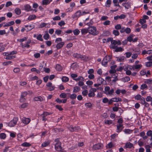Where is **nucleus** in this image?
Wrapping results in <instances>:
<instances>
[{
    "label": "nucleus",
    "mask_w": 152,
    "mask_h": 152,
    "mask_svg": "<svg viewBox=\"0 0 152 152\" xmlns=\"http://www.w3.org/2000/svg\"><path fill=\"white\" fill-rule=\"evenodd\" d=\"M62 39L61 38H58L56 39L55 42L57 44L56 45V47L57 49H59L61 48L64 45V42H62Z\"/></svg>",
    "instance_id": "f257e3e1"
},
{
    "label": "nucleus",
    "mask_w": 152,
    "mask_h": 152,
    "mask_svg": "<svg viewBox=\"0 0 152 152\" xmlns=\"http://www.w3.org/2000/svg\"><path fill=\"white\" fill-rule=\"evenodd\" d=\"M88 33L93 35L95 36L97 35L99 33L96 28L94 26H91L88 27Z\"/></svg>",
    "instance_id": "f03ea898"
},
{
    "label": "nucleus",
    "mask_w": 152,
    "mask_h": 152,
    "mask_svg": "<svg viewBox=\"0 0 152 152\" xmlns=\"http://www.w3.org/2000/svg\"><path fill=\"white\" fill-rule=\"evenodd\" d=\"M132 67L131 65H127L123 66V69L125 72L126 75H130L132 74L131 70H132Z\"/></svg>",
    "instance_id": "7ed1b4c3"
},
{
    "label": "nucleus",
    "mask_w": 152,
    "mask_h": 152,
    "mask_svg": "<svg viewBox=\"0 0 152 152\" xmlns=\"http://www.w3.org/2000/svg\"><path fill=\"white\" fill-rule=\"evenodd\" d=\"M104 90V93L107 95H112L114 92V90L113 89L110 90V88L108 86L105 87Z\"/></svg>",
    "instance_id": "20e7f679"
},
{
    "label": "nucleus",
    "mask_w": 152,
    "mask_h": 152,
    "mask_svg": "<svg viewBox=\"0 0 152 152\" xmlns=\"http://www.w3.org/2000/svg\"><path fill=\"white\" fill-rule=\"evenodd\" d=\"M18 120V118L15 117L9 123H6V124L8 125L9 126L12 127L16 125Z\"/></svg>",
    "instance_id": "39448f33"
},
{
    "label": "nucleus",
    "mask_w": 152,
    "mask_h": 152,
    "mask_svg": "<svg viewBox=\"0 0 152 152\" xmlns=\"http://www.w3.org/2000/svg\"><path fill=\"white\" fill-rule=\"evenodd\" d=\"M55 141L56 142L55 146L56 150L58 151H61L62 149L61 146V142H59L58 140L57 139L55 140Z\"/></svg>",
    "instance_id": "423d86ee"
},
{
    "label": "nucleus",
    "mask_w": 152,
    "mask_h": 152,
    "mask_svg": "<svg viewBox=\"0 0 152 152\" xmlns=\"http://www.w3.org/2000/svg\"><path fill=\"white\" fill-rule=\"evenodd\" d=\"M111 59V57L110 56H106L103 59L102 64L103 65L105 66L107 63L110 61Z\"/></svg>",
    "instance_id": "0eeeda50"
},
{
    "label": "nucleus",
    "mask_w": 152,
    "mask_h": 152,
    "mask_svg": "<svg viewBox=\"0 0 152 152\" xmlns=\"http://www.w3.org/2000/svg\"><path fill=\"white\" fill-rule=\"evenodd\" d=\"M111 48H113L115 49L116 48L115 45H120L121 44V42L119 40L116 41L115 40H113L111 42Z\"/></svg>",
    "instance_id": "6e6552de"
},
{
    "label": "nucleus",
    "mask_w": 152,
    "mask_h": 152,
    "mask_svg": "<svg viewBox=\"0 0 152 152\" xmlns=\"http://www.w3.org/2000/svg\"><path fill=\"white\" fill-rule=\"evenodd\" d=\"M103 144L98 143L94 145L93 147V149L94 150H97L103 148Z\"/></svg>",
    "instance_id": "1a4fd4ad"
},
{
    "label": "nucleus",
    "mask_w": 152,
    "mask_h": 152,
    "mask_svg": "<svg viewBox=\"0 0 152 152\" xmlns=\"http://www.w3.org/2000/svg\"><path fill=\"white\" fill-rule=\"evenodd\" d=\"M74 56L77 58H80L82 60H84L85 61H87L88 60V57L85 56H82L80 54H75L74 55Z\"/></svg>",
    "instance_id": "9d476101"
},
{
    "label": "nucleus",
    "mask_w": 152,
    "mask_h": 152,
    "mask_svg": "<svg viewBox=\"0 0 152 152\" xmlns=\"http://www.w3.org/2000/svg\"><path fill=\"white\" fill-rule=\"evenodd\" d=\"M22 123L24 124L27 125L31 121L30 118L26 117H23L21 118Z\"/></svg>",
    "instance_id": "9b49d317"
},
{
    "label": "nucleus",
    "mask_w": 152,
    "mask_h": 152,
    "mask_svg": "<svg viewBox=\"0 0 152 152\" xmlns=\"http://www.w3.org/2000/svg\"><path fill=\"white\" fill-rule=\"evenodd\" d=\"M47 86L48 87V90L51 91L54 90L55 88V86L50 82L46 84Z\"/></svg>",
    "instance_id": "f8f14e48"
},
{
    "label": "nucleus",
    "mask_w": 152,
    "mask_h": 152,
    "mask_svg": "<svg viewBox=\"0 0 152 152\" xmlns=\"http://www.w3.org/2000/svg\"><path fill=\"white\" fill-rule=\"evenodd\" d=\"M82 15V12L81 11L79 10L75 12V13L72 15V17L73 18H78Z\"/></svg>",
    "instance_id": "ddd939ff"
},
{
    "label": "nucleus",
    "mask_w": 152,
    "mask_h": 152,
    "mask_svg": "<svg viewBox=\"0 0 152 152\" xmlns=\"http://www.w3.org/2000/svg\"><path fill=\"white\" fill-rule=\"evenodd\" d=\"M126 92V91L125 89L121 90L118 88L115 91V93L117 95L121 93L123 94H125Z\"/></svg>",
    "instance_id": "4468645a"
},
{
    "label": "nucleus",
    "mask_w": 152,
    "mask_h": 152,
    "mask_svg": "<svg viewBox=\"0 0 152 152\" xmlns=\"http://www.w3.org/2000/svg\"><path fill=\"white\" fill-rule=\"evenodd\" d=\"M132 70L134 71L135 70H138V71L142 67V65L141 64H137L132 66Z\"/></svg>",
    "instance_id": "2eb2a0df"
},
{
    "label": "nucleus",
    "mask_w": 152,
    "mask_h": 152,
    "mask_svg": "<svg viewBox=\"0 0 152 152\" xmlns=\"http://www.w3.org/2000/svg\"><path fill=\"white\" fill-rule=\"evenodd\" d=\"M123 6L126 9H129L130 7L131 3L129 2L127 3H123L122 4Z\"/></svg>",
    "instance_id": "dca6fc26"
},
{
    "label": "nucleus",
    "mask_w": 152,
    "mask_h": 152,
    "mask_svg": "<svg viewBox=\"0 0 152 152\" xmlns=\"http://www.w3.org/2000/svg\"><path fill=\"white\" fill-rule=\"evenodd\" d=\"M25 27L26 28V30L27 31H29L31 30L33 28H34V26L33 24H31L28 26H25Z\"/></svg>",
    "instance_id": "f3484780"
},
{
    "label": "nucleus",
    "mask_w": 152,
    "mask_h": 152,
    "mask_svg": "<svg viewBox=\"0 0 152 152\" xmlns=\"http://www.w3.org/2000/svg\"><path fill=\"white\" fill-rule=\"evenodd\" d=\"M50 24L48 23H42L41 24L40 26V27L42 28L44 27H45L47 28H49L50 27Z\"/></svg>",
    "instance_id": "a211bd4d"
},
{
    "label": "nucleus",
    "mask_w": 152,
    "mask_h": 152,
    "mask_svg": "<svg viewBox=\"0 0 152 152\" xmlns=\"http://www.w3.org/2000/svg\"><path fill=\"white\" fill-rule=\"evenodd\" d=\"M123 128V125L120 124L117 126L116 132H120L122 131Z\"/></svg>",
    "instance_id": "6ab92c4d"
},
{
    "label": "nucleus",
    "mask_w": 152,
    "mask_h": 152,
    "mask_svg": "<svg viewBox=\"0 0 152 152\" xmlns=\"http://www.w3.org/2000/svg\"><path fill=\"white\" fill-rule=\"evenodd\" d=\"M152 53V50H149L146 51L145 50H144L142 51V54L145 55L146 54H150Z\"/></svg>",
    "instance_id": "aec40b11"
},
{
    "label": "nucleus",
    "mask_w": 152,
    "mask_h": 152,
    "mask_svg": "<svg viewBox=\"0 0 152 152\" xmlns=\"http://www.w3.org/2000/svg\"><path fill=\"white\" fill-rule=\"evenodd\" d=\"M31 39H28V41L26 42L25 44L24 45H22H22L23 47H25L27 48H29L30 47V45L29 44L31 42Z\"/></svg>",
    "instance_id": "412c9836"
},
{
    "label": "nucleus",
    "mask_w": 152,
    "mask_h": 152,
    "mask_svg": "<svg viewBox=\"0 0 152 152\" xmlns=\"http://www.w3.org/2000/svg\"><path fill=\"white\" fill-rule=\"evenodd\" d=\"M24 10L27 11H29L31 10L32 9L31 6L27 4L24 6Z\"/></svg>",
    "instance_id": "4be33fe9"
},
{
    "label": "nucleus",
    "mask_w": 152,
    "mask_h": 152,
    "mask_svg": "<svg viewBox=\"0 0 152 152\" xmlns=\"http://www.w3.org/2000/svg\"><path fill=\"white\" fill-rule=\"evenodd\" d=\"M8 56L6 57L5 59L10 60L15 58V56L12 55L11 54H10V52H8Z\"/></svg>",
    "instance_id": "5701e85b"
},
{
    "label": "nucleus",
    "mask_w": 152,
    "mask_h": 152,
    "mask_svg": "<svg viewBox=\"0 0 152 152\" xmlns=\"http://www.w3.org/2000/svg\"><path fill=\"white\" fill-rule=\"evenodd\" d=\"M69 129L72 132H73L75 130H78L79 129H80L78 127H73L72 126H70Z\"/></svg>",
    "instance_id": "b1692460"
},
{
    "label": "nucleus",
    "mask_w": 152,
    "mask_h": 152,
    "mask_svg": "<svg viewBox=\"0 0 152 152\" xmlns=\"http://www.w3.org/2000/svg\"><path fill=\"white\" fill-rule=\"evenodd\" d=\"M15 23L14 21H11L10 22H7L4 25V27H8L11 26L13 25Z\"/></svg>",
    "instance_id": "393cba45"
},
{
    "label": "nucleus",
    "mask_w": 152,
    "mask_h": 152,
    "mask_svg": "<svg viewBox=\"0 0 152 152\" xmlns=\"http://www.w3.org/2000/svg\"><path fill=\"white\" fill-rule=\"evenodd\" d=\"M36 18V16L34 15H31L28 16V19L30 21L35 19Z\"/></svg>",
    "instance_id": "a878e982"
},
{
    "label": "nucleus",
    "mask_w": 152,
    "mask_h": 152,
    "mask_svg": "<svg viewBox=\"0 0 152 152\" xmlns=\"http://www.w3.org/2000/svg\"><path fill=\"white\" fill-rule=\"evenodd\" d=\"M84 78L83 77L81 76H79L77 78V77L76 79H75V80L76 81H84Z\"/></svg>",
    "instance_id": "bb28decb"
},
{
    "label": "nucleus",
    "mask_w": 152,
    "mask_h": 152,
    "mask_svg": "<svg viewBox=\"0 0 152 152\" xmlns=\"http://www.w3.org/2000/svg\"><path fill=\"white\" fill-rule=\"evenodd\" d=\"M81 31L82 34H85L88 33V28L82 29H81Z\"/></svg>",
    "instance_id": "cd10ccee"
},
{
    "label": "nucleus",
    "mask_w": 152,
    "mask_h": 152,
    "mask_svg": "<svg viewBox=\"0 0 152 152\" xmlns=\"http://www.w3.org/2000/svg\"><path fill=\"white\" fill-rule=\"evenodd\" d=\"M50 143V141L49 140L43 142L42 144V146L43 147H46Z\"/></svg>",
    "instance_id": "c85d7f7f"
},
{
    "label": "nucleus",
    "mask_w": 152,
    "mask_h": 152,
    "mask_svg": "<svg viewBox=\"0 0 152 152\" xmlns=\"http://www.w3.org/2000/svg\"><path fill=\"white\" fill-rule=\"evenodd\" d=\"M50 37L49 34L48 33V31H45V34L43 36V38L45 40H48Z\"/></svg>",
    "instance_id": "c756f323"
},
{
    "label": "nucleus",
    "mask_w": 152,
    "mask_h": 152,
    "mask_svg": "<svg viewBox=\"0 0 152 152\" xmlns=\"http://www.w3.org/2000/svg\"><path fill=\"white\" fill-rule=\"evenodd\" d=\"M114 146V145L113 143L110 142L108 143L106 146V148L107 149H109L112 148Z\"/></svg>",
    "instance_id": "7c9ffc66"
},
{
    "label": "nucleus",
    "mask_w": 152,
    "mask_h": 152,
    "mask_svg": "<svg viewBox=\"0 0 152 152\" xmlns=\"http://www.w3.org/2000/svg\"><path fill=\"white\" fill-rule=\"evenodd\" d=\"M52 0H43L42 1V4L43 5H46L49 4Z\"/></svg>",
    "instance_id": "2f4dec72"
},
{
    "label": "nucleus",
    "mask_w": 152,
    "mask_h": 152,
    "mask_svg": "<svg viewBox=\"0 0 152 152\" xmlns=\"http://www.w3.org/2000/svg\"><path fill=\"white\" fill-rule=\"evenodd\" d=\"M80 87L78 86H76L74 87L73 92L74 93H77L80 91Z\"/></svg>",
    "instance_id": "473e14b6"
},
{
    "label": "nucleus",
    "mask_w": 152,
    "mask_h": 152,
    "mask_svg": "<svg viewBox=\"0 0 152 152\" xmlns=\"http://www.w3.org/2000/svg\"><path fill=\"white\" fill-rule=\"evenodd\" d=\"M113 102H118L122 101V99L119 97H115L112 98Z\"/></svg>",
    "instance_id": "72a5a7b5"
},
{
    "label": "nucleus",
    "mask_w": 152,
    "mask_h": 152,
    "mask_svg": "<svg viewBox=\"0 0 152 152\" xmlns=\"http://www.w3.org/2000/svg\"><path fill=\"white\" fill-rule=\"evenodd\" d=\"M117 58V61L118 62H122L123 61L125 58V57L124 56H122L119 57H116Z\"/></svg>",
    "instance_id": "f704fd0d"
},
{
    "label": "nucleus",
    "mask_w": 152,
    "mask_h": 152,
    "mask_svg": "<svg viewBox=\"0 0 152 152\" xmlns=\"http://www.w3.org/2000/svg\"><path fill=\"white\" fill-rule=\"evenodd\" d=\"M133 145L130 142L126 143L125 147L126 148H131L133 147Z\"/></svg>",
    "instance_id": "c9c22d12"
},
{
    "label": "nucleus",
    "mask_w": 152,
    "mask_h": 152,
    "mask_svg": "<svg viewBox=\"0 0 152 152\" xmlns=\"http://www.w3.org/2000/svg\"><path fill=\"white\" fill-rule=\"evenodd\" d=\"M111 2L112 1L111 0H107L105 3V6L107 7H110Z\"/></svg>",
    "instance_id": "e433bc0d"
},
{
    "label": "nucleus",
    "mask_w": 152,
    "mask_h": 152,
    "mask_svg": "<svg viewBox=\"0 0 152 152\" xmlns=\"http://www.w3.org/2000/svg\"><path fill=\"white\" fill-rule=\"evenodd\" d=\"M130 78L129 77L126 76L122 79V81L124 82H127L130 80Z\"/></svg>",
    "instance_id": "4c0bfd02"
},
{
    "label": "nucleus",
    "mask_w": 152,
    "mask_h": 152,
    "mask_svg": "<svg viewBox=\"0 0 152 152\" xmlns=\"http://www.w3.org/2000/svg\"><path fill=\"white\" fill-rule=\"evenodd\" d=\"M104 80L101 77H99L97 80V82L98 83H99L100 84L103 83L104 81Z\"/></svg>",
    "instance_id": "58836bf2"
},
{
    "label": "nucleus",
    "mask_w": 152,
    "mask_h": 152,
    "mask_svg": "<svg viewBox=\"0 0 152 152\" xmlns=\"http://www.w3.org/2000/svg\"><path fill=\"white\" fill-rule=\"evenodd\" d=\"M124 131L125 134H130L132 132V130L129 129H124Z\"/></svg>",
    "instance_id": "ea45409f"
},
{
    "label": "nucleus",
    "mask_w": 152,
    "mask_h": 152,
    "mask_svg": "<svg viewBox=\"0 0 152 152\" xmlns=\"http://www.w3.org/2000/svg\"><path fill=\"white\" fill-rule=\"evenodd\" d=\"M144 83L148 85L152 84V79H147L144 81Z\"/></svg>",
    "instance_id": "a19ab883"
},
{
    "label": "nucleus",
    "mask_w": 152,
    "mask_h": 152,
    "mask_svg": "<svg viewBox=\"0 0 152 152\" xmlns=\"http://www.w3.org/2000/svg\"><path fill=\"white\" fill-rule=\"evenodd\" d=\"M134 36V35L131 34L127 38V40L129 42L132 41L133 40V38Z\"/></svg>",
    "instance_id": "79ce46f5"
},
{
    "label": "nucleus",
    "mask_w": 152,
    "mask_h": 152,
    "mask_svg": "<svg viewBox=\"0 0 152 152\" xmlns=\"http://www.w3.org/2000/svg\"><path fill=\"white\" fill-rule=\"evenodd\" d=\"M15 13L17 15H19L20 14L21 11L20 10L19 8H16L15 9Z\"/></svg>",
    "instance_id": "37998d69"
},
{
    "label": "nucleus",
    "mask_w": 152,
    "mask_h": 152,
    "mask_svg": "<svg viewBox=\"0 0 152 152\" xmlns=\"http://www.w3.org/2000/svg\"><path fill=\"white\" fill-rule=\"evenodd\" d=\"M56 70L60 71L62 69V67L60 65L57 64L56 67Z\"/></svg>",
    "instance_id": "c03bdc74"
},
{
    "label": "nucleus",
    "mask_w": 152,
    "mask_h": 152,
    "mask_svg": "<svg viewBox=\"0 0 152 152\" xmlns=\"http://www.w3.org/2000/svg\"><path fill=\"white\" fill-rule=\"evenodd\" d=\"M5 48V46L2 43H0V52L3 51Z\"/></svg>",
    "instance_id": "a18cd8bd"
},
{
    "label": "nucleus",
    "mask_w": 152,
    "mask_h": 152,
    "mask_svg": "<svg viewBox=\"0 0 152 152\" xmlns=\"http://www.w3.org/2000/svg\"><path fill=\"white\" fill-rule=\"evenodd\" d=\"M21 145L23 147H29L31 145V144L29 143L25 142L23 143Z\"/></svg>",
    "instance_id": "49530a36"
},
{
    "label": "nucleus",
    "mask_w": 152,
    "mask_h": 152,
    "mask_svg": "<svg viewBox=\"0 0 152 152\" xmlns=\"http://www.w3.org/2000/svg\"><path fill=\"white\" fill-rule=\"evenodd\" d=\"M28 37H24L22 39H17V41L20 42H22L26 40Z\"/></svg>",
    "instance_id": "de8ad7c7"
},
{
    "label": "nucleus",
    "mask_w": 152,
    "mask_h": 152,
    "mask_svg": "<svg viewBox=\"0 0 152 152\" xmlns=\"http://www.w3.org/2000/svg\"><path fill=\"white\" fill-rule=\"evenodd\" d=\"M61 80L63 82H66L69 81V79L67 77L64 76L62 78Z\"/></svg>",
    "instance_id": "09e8293b"
},
{
    "label": "nucleus",
    "mask_w": 152,
    "mask_h": 152,
    "mask_svg": "<svg viewBox=\"0 0 152 152\" xmlns=\"http://www.w3.org/2000/svg\"><path fill=\"white\" fill-rule=\"evenodd\" d=\"M29 79L31 80H37L38 79V77L36 76L32 77L31 76H29Z\"/></svg>",
    "instance_id": "8fccbe9b"
},
{
    "label": "nucleus",
    "mask_w": 152,
    "mask_h": 152,
    "mask_svg": "<svg viewBox=\"0 0 152 152\" xmlns=\"http://www.w3.org/2000/svg\"><path fill=\"white\" fill-rule=\"evenodd\" d=\"M108 18L106 15L102 16L100 18V20L101 21L106 20L108 19Z\"/></svg>",
    "instance_id": "3c124183"
},
{
    "label": "nucleus",
    "mask_w": 152,
    "mask_h": 152,
    "mask_svg": "<svg viewBox=\"0 0 152 152\" xmlns=\"http://www.w3.org/2000/svg\"><path fill=\"white\" fill-rule=\"evenodd\" d=\"M34 100L35 101H41L43 100V99L41 96L35 97L34 98Z\"/></svg>",
    "instance_id": "603ef678"
},
{
    "label": "nucleus",
    "mask_w": 152,
    "mask_h": 152,
    "mask_svg": "<svg viewBox=\"0 0 152 152\" xmlns=\"http://www.w3.org/2000/svg\"><path fill=\"white\" fill-rule=\"evenodd\" d=\"M145 64L146 67H151L152 66V62L150 61L146 62Z\"/></svg>",
    "instance_id": "864d4df0"
},
{
    "label": "nucleus",
    "mask_w": 152,
    "mask_h": 152,
    "mask_svg": "<svg viewBox=\"0 0 152 152\" xmlns=\"http://www.w3.org/2000/svg\"><path fill=\"white\" fill-rule=\"evenodd\" d=\"M110 34V32L108 31H104L102 35L104 36H108Z\"/></svg>",
    "instance_id": "5fc2aeb1"
},
{
    "label": "nucleus",
    "mask_w": 152,
    "mask_h": 152,
    "mask_svg": "<svg viewBox=\"0 0 152 152\" xmlns=\"http://www.w3.org/2000/svg\"><path fill=\"white\" fill-rule=\"evenodd\" d=\"M71 77L74 80L77 77V75L76 74L72 73L71 74Z\"/></svg>",
    "instance_id": "6e6d98bb"
},
{
    "label": "nucleus",
    "mask_w": 152,
    "mask_h": 152,
    "mask_svg": "<svg viewBox=\"0 0 152 152\" xmlns=\"http://www.w3.org/2000/svg\"><path fill=\"white\" fill-rule=\"evenodd\" d=\"M73 32L75 35H77L79 34L80 31L78 29H76L73 31Z\"/></svg>",
    "instance_id": "4d7b16f0"
},
{
    "label": "nucleus",
    "mask_w": 152,
    "mask_h": 152,
    "mask_svg": "<svg viewBox=\"0 0 152 152\" xmlns=\"http://www.w3.org/2000/svg\"><path fill=\"white\" fill-rule=\"evenodd\" d=\"M37 39L39 40L42 41L43 39L42 38V36L41 34H39L37 37Z\"/></svg>",
    "instance_id": "13d9d810"
},
{
    "label": "nucleus",
    "mask_w": 152,
    "mask_h": 152,
    "mask_svg": "<svg viewBox=\"0 0 152 152\" xmlns=\"http://www.w3.org/2000/svg\"><path fill=\"white\" fill-rule=\"evenodd\" d=\"M115 48V51L116 52L121 51L123 50V48L121 47H118Z\"/></svg>",
    "instance_id": "bf43d9fd"
},
{
    "label": "nucleus",
    "mask_w": 152,
    "mask_h": 152,
    "mask_svg": "<svg viewBox=\"0 0 152 152\" xmlns=\"http://www.w3.org/2000/svg\"><path fill=\"white\" fill-rule=\"evenodd\" d=\"M110 20H107L103 23V24L104 26H107L110 25Z\"/></svg>",
    "instance_id": "052dcab7"
},
{
    "label": "nucleus",
    "mask_w": 152,
    "mask_h": 152,
    "mask_svg": "<svg viewBox=\"0 0 152 152\" xmlns=\"http://www.w3.org/2000/svg\"><path fill=\"white\" fill-rule=\"evenodd\" d=\"M85 106L87 108H88L91 107L92 104L91 103H88L85 104Z\"/></svg>",
    "instance_id": "680f3d73"
},
{
    "label": "nucleus",
    "mask_w": 152,
    "mask_h": 152,
    "mask_svg": "<svg viewBox=\"0 0 152 152\" xmlns=\"http://www.w3.org/2000/svg\"><path fill=\"white\" fill-rule=\"evenodd\" d=\"M6 137V134L4 133H1L0 134V138L1 139H4Z\"/></svg>",
    "instance_id": "e2e57ef3"
},
{
    "label": "nucleus",
    "mask_w": 152,
    "mask_h": 152,
    "mask_svg": "<svg viewBox=\"0 0 152 152\" xmlns=\"http://www.w3.org/2000/svg\"><path fill=\"white\" fill-rule=\"evenodd\" d=\"M76 96L77 95L75 94H73L70 95V98L71 99H75L76 98Z\"/></svg>",
    "instance_id": "0e129e2a"
},
{
    "label": "nucleus",
    "mask_w": 152,
    "mask_h": 152,
    "mask_svg": "<svg viewBox=\"0 0 152 152\" xmlns=\"http://www.w3.org/2000/svg\"><path fill=\"white\" fill-rule=\"evenodd\" d=\"M131 31V29L129 28H126L125 29V32L127 34H129Z\"/></svg>",
    "instance_id": "69168bd1"
},
{
    "label": "nucleus",
    "mask_w": 152,
    "mask_h": 152,
    "mask_svg": "<svg viewBox=\"0 0 152 152\" xmlns=\"http://www.w3.org/2000/svg\"><path fill=\"white\" fill-rule=\"evenodd\" d=\"M105 124L110 125L112 123V121L111 120H106L104 121Z\"/></svg>",
    "instance_id": "338daca9"
},
{
    "label": "nucleus",
    "mask_w": 152,
    "mask_h": 152,
    "mask_svg": "<svg viewBox=\"0 0 152 152\" xmlns=\"http://www.w3.org/2000/svg\"><path fill=\"white\" fill-rule=\"evenodd\" d=\"M9 148V147H6L4 149L3 152H10V150Z\"/></svg>",
    "instance_id": "774afa93"
}]
</instances>
